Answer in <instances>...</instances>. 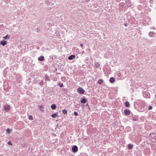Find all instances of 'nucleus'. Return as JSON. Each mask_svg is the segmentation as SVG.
Segmentation results:
<instances>
[{
    "label": "nucleus",
    "mask_w": 156,
    "mask_h": 156,
    "mask_svg": "<svg viewBox=\"0 0 156 156\" xmlns=\"http://www.w3.org/2000/svg\"><path fill=\"white\" fill-rule=\"evenodd\" d=\"M57 84H58V85H59L60 87H62L63 86V84L62 83H61V84H60V83L58 82Z\"/></svg>",
    "instance_id": "nucleus-26"
},
{
    "label": "nucleus",
    "mask_w": 156,
    "mask_h": 156,
    "mask_svg": "<svg viewBox=\"0 0 156 156\" xmlns=\"http://www.w3.org/2000/svg\"><path fill=\"white\" fill-rule=\"evenodd\" d=\"M72 151L74 152H76L78 151V147L76 145L73 146L72 148Z\"/></svg>",
    "instance_id": "nucleus-4"
},
{
    "label": "nucleus",
    "mask_w": 156,
    "mask_h": 156,
    "mask_svg": "<svg viewBox=\"0 0 156 156\" xmlns=\"http://www.w3.org/2000/svg\"><path fill=\"white\" fill-rule=\"evenodd\" d=\"M62 80L63 81H65L66 80V78L65 76H62L61 77Z\"/></svg>",
    "instance_id": "nucleus-24"
},
{
    "label": "nucleus",
    "mask_w": 156,
    "mask_h": 156,
    "mask_svg": "<svg viewBox=\"0 0 156 156\" xmlns=\"http://www.w3.org/2000/svg\"><path fill=\"white\" fill-rule=\"evenodd\" d=\"M125 106L126 107H130V104L128 101H126L125 103Z\"/></svg>",
    "instance_id": "nucleus-15"
},
{
    "label": "nucleus",
    "mask_w": 156,
    "mask_h": 156,
    "mask_svg": "<svg viewBox=\"0 0 156 156\" xmlns=\"http://www.w3.org/2000/svg\"><path fill=\"white\" fill-rule=\"evenodd\" d=\"M39 84H40V85H43V82L42 81H41V82Z\"/></svg>",
    "instance_id": "nucleus-32"
},
{
    "label": "nucleus",
    "mask_w": 156,
    "mask_h": 156,
    "mask_svg": "<svg viewBox=\"0 0 156 156\" xmlns=\"http://www.w3.org/2000/svg\"><path fill=\"white\" fill-rule=\"evenodd\" d=\"M77 90L78 92L80 94H83L85 92V90L81 87H79Z\"/></svg>",
    "instance_id": "nucleus-2"
},
{
    "label": "nucleus",
    "mask_w": 156,
    "mask_h": 156,
    "mask_svg": "<svg viewBox=\"0 0 156 156\" xmlns=\"http://www.w3.org/2000/svg\"><path fill=\"white\" fill-rule=\"evenodd\" d=\"M7 144L9 145H12V144L11 143V142L10 141H9L8 142Z\"/></svg>",
    "instance_id": "nucleus-28"
},
{
    "label": "nucleus",
    "mask_w": 156,
    "mask_h": 156,
    "mask_svg": "<svg viewBox=\"0 0 156 156\" xmlns=\"http://www.w3.org/2000/svg\"><path fill=\"white\" fill-rule=\"evenodd\" d=\"M144 96L147 98H149L150 97V94L148 92H144Z\"/></svg>",
    "instance_id": "nucleus-3"
},
{
    "label": "nucleus",
    "mask_w": 156,
    "mask_h": 156,
    "mask_svg": "<svg viewBox=\"0 0 156 156\" xmlns=\"http://www.w3.org/2000/svg\"><path fill=\"white\" fill-rule=\"evenodd\" d=\"M57 116V115L55 113L52 114L51 115V116L53 118H55Z\"/></svg>",
    "instance_id": "nucleus-23"
},
{
    "label": "nucleus",
    "mask_w": 156,
    "mask_h": 156,
    "mask_svg": "<svg viewBox=\"0 0 156 156\" xmlns=\"http://www.w3.org/2000/svg\"><path fill=\"white\" fill-rule=\"evenodd\" d=\"M62 113H63L64 114H67V111L65 109H64V110H63L62 111Z\"/></svg>",
    "instance_id": "nucleus-22"
},
{
    "label": "nucleus",
    "mask_w": 156,
    "mask_h": 156,
    "mask_svg": "<svg viewBox=\"0 0 156 156\" xmlns=\"http://www.w3.org/2000/svg\"><path fill=\"white\" fill-rule=\"evenodd\" d=\"M10 107L9 105H5L4 107V109L5 111L8 112L10 109Z\"/></svg>",
    "instance_id": "nucleus-8"
},
{
    "label": "nucleus",
    "mask_w": 156,
    "mask_h": 156,
    "mask_svg": "<svg viewBox=\"0 0 156 156\" xmlns=\"http://www.w3.org/2000/svg\"><path fill=\"white\" fill-rule=\"evenodd\" d=\"M151 140L153 142H156V134L154 133L151 134L150 135Z\"/></svg>",
    "instance_id": "nucleus-1"
},
{
    "label": "nucleus",
    "mask_w": 156,
    "mask_h": 156,
    "mask_svg": "<svg viewBox=\"0 0 156 156\" xmlns=\"http://www.w3.org/2000/svg\"><path fill=\"white\" fill-rule=\"evenodd\" d=\"M115 81V78L113 77H111L109 79V81L111 83H114Z\"/></svg>",
    "instance_id": "nucleus-13"
},
{
    "label": "nucleus",
    "mask_w": 156,
    "mask_h": 156,
    "mask_svg": "<svg viewBox=\"0 0 156 156\" xmlns=\"http://www.w3.org/2000/svg\"><path fill=\"white\" fill-rule=\"evenodd\" d=\"M11 131V130L10 129H8L6 130V132L8 133H10Z\"/></svg>",
    "instance_id": "nucleus-27"
},
{
    "label": "nucleus",
    "mask_w": 156,
    "mask_h": 156,
    "mask_svg": "<svg viewBox=\"0 0 156 156\" xmlns=\"http://www.w3.org/2000/svg\"><path fill=\"white\" fill-rule=\"evenodd\" d=\"M74 114L75 116H77L78 115V113L76 112H75L74 113Z\"/></svg>",
    "instance_id": "nucleus-29"
},
{
    "label": "nucleus",
    "mask_w": 156,
    "mask_h": 156,
    "mask_svg": "<svg viewBox=\"0 0 156 156\" xmlns=\"http://www.w3.org/2000/svg\"><path fill=\"white\" fill-rule=\"evenodd\" d=\"M29 119H30L32 120V119H33V117L31 115H30V116H29Z\"/></svg>",
    "instance_id": "nucleus-30"
},
{
    "label": "nucleus",
    "mask_w": 156,
    "mask_h": 156,
    "mask_svg": "<svg viewBox=\"0 0 156 156\" xmlns=\"http://www.w3.org/2000/svg\"><path fill=\"white\" fill-rule=\"evenodd\" d=\"M128 149L129 150H131L133 148V144H128Z\"/></svg>",
    "instance_id": "nucleus-14"
},
{
    "label": "nucleus",
    "mask_w": 156,
    "mask_h": 156,
    "mask_svg": "<svg viewBox=\"0 0 156 156\" xmlns=\"http://www.w3.org/2000/svg\"><path fill=\"white\" fill-rule=\"evenodd\" d=\"M9 36L8 34H7L6 36L3 37V38L4 39H6L7 38H9Z\"/></svg>",
    "instance_id": "nucleus-25"
},
{
    "label": "nucleus",
    "mask_w": 156,
    "mask_h": 156,
    "mask_svg": "<svg viewBox=\"0 0 156 156\" xmlns=\"http://www.w3.org/2000/svg\"><path fill=\"white\" fill-rule=\"evenodd\" d=\"M80 46L81 47H83V44H80Z\"/></svg>",
    "instance_id": "nucleus-34"
},
{
    "label": "nucleus",
    "mask_w": 156,
    "mask_h": 156,
    "mask_svg": "<svg viewBox=\"0 0 156 156\" xmlns=\"http://www.w3.org/2000/svg\"><path fill=\"white\" fill-rule=\"evenodd\" d=\"M75 56L74 55H72L69 57L68 59L69 60H71L74 58H75Z\"/></svg>",
    "instance_id": "nucleus-16"
},
{
    "label": "nucleus",
    "mask_w": 156,
    "mask_h": 156,
    "mask_svg": "<svg viewBox=\"0 0 156 156\" xmlns=\"http://www.w3.org/2000/svg\"><path fill=\"white\" fill-rule=\"evenodd\" d=\"M51 107L52 109L54 110L56 108V106L55 104H53L51 106Z\"/></svg>",
    "instance_id": "nucleus-18"
},
{
    "label": "nucleus",
    "mask_w": 156,
    "mask_h": 156,
    "mask_svg": "<svg viewBox=\"0 0 156 156\" xmlns=\"http://www.w3.org/2000/svg\"><path fill=\"white\" fill-rule=\"evenodd\" d=\"M130 111L129 110L126 109L124 110V113L126 115H129L130 114Z\"/></svg>",
    "instance_id": "nucleus-7"
},
{
    "label": "nucleus",
    "mask_w": 156,
    "mask_h": 156,
    "mask_svg": "<svg viewBox=\"0 0 156 156\" xmlns=\"http://www.w3.org/2000/svg\"><path fill=\"white\" fill-rule=\"evenodd\" d=\"M38 59L39 61H42L44 60V56L41 55L38 58Z\"/></svg>",
    "instance_id": "nucleus-11"
},
{
    "label": "nucleus",
    "mask_w": 156,
    "mask_h": 156,
    "mask_svg": "<svg viewBox=\"0 0 156 156\" xmlns=\"http://www.w3.org/2000/svg\"><path fill=\"white\" fill-rule=\"evenodd\" d=\"M80 99L81 100V103L83 104L86 103L87 101V99L86 98H81Z\"/></svg>",
    "instance_id": "nucleus-6"
},
{
    "label": "nucleus",
    "mask_w": 156,
    "mask_h": 156,
    "mask_svg": "<svg viewBox=\"0 0 156 156\" xmlns=\"http://www.w3.org/2000/svg\"><path fill=\"white\" fill-rule=\"evenodd\" d=\"M95 65L96 68H98L100 66V64L98 62H96L95 63Z\"/></svg>",
    "instance_id": "nucleus-21"
},
{
    "label": "nucleus",
    "mask_w": 156,
    "mask_h": 156,
    "mask_svg": "<svg viewBox=\"0 0 156 156\" xmlns=\"http://www.w3.org/2000/svg\"><path fill=\"white\" fill-rule=\"evenodd\" d=\"M124 25L125 27H127L128 26V23H125Z\"/></svg>",
    "instance_id": "nucleus-33"
},
{
    "label": "nucleus",
    "mask_w": 156,
    "mask_h": 156,
    "mask_svg": "<svg viewBox=\"0 0 156 156\" xmlns=\"http://www.w3.org/2000/svg\"><path fill=\"white\" fill-rule=\"evenodd\" d=\"M155 33L153 32H150L148 33V35L149 36L151 37H154L155 36Z\"/></svg>",
    "instance_id": "nucleus-9"
},
{
    "label": "nucleus",
    "mask_w": 156,
    "mask_h": 156,
    "mask_svg": "<svg viewBox=\"0 0 156 156\" xmlns=\"http://www.w3.org/2000/svg\"><path fill=\"white\" fill-rule=\"evenodd\" d=\"M7 41H1L0 44L2 45L3 46H4L6 45L7 44Z\"/></svg>",
    "instance_id": "nucleus-12"
},
{
    "label": "nucleus",
    "mask_w": 156,
    "mask_h": 156,
    "mask_svg": "<svg viewBox=\"0 0 156 156\" xmlns=\"http://www.w3.org/2000/svg\"><path fill=\"white\" fill-rule=\"evenodd\" d=\"M44 78L46 80H47L48 81L50 80L49 77V76L47 74H46L45 75Z\"/></svg>",
    "instance_id": "nucleus-17"
},
{
    "label": "nucleus",
    "mask_w": 156,
    "mask_h": 156,
    "mask_svg": "<svg viewBox=\"0 0 156 156\" xmlns=\"http://www.w3.org/2000/svg\"><path fill=\"white\" fill-rule=\"evenodd\" d=\"M143 104H144V102H143Z\"/></svg>",
    "instance_id": "nucleus-35"
},
{
    "label": "nucleus",
    "mask_w": 156,
    "mask_h": 156,
    "mask_svg": "<svg viewBox=\"0 0 156 156\" xmlns=\"http://www.w3.org/2000/svg\"><path fill=\"white\" fill-rule=\"evenodd\" d=\"M138 116L137 115H133L132 117V119L133 120L136 121L138 119Z\"/></svg>",
    "instance_id": "nucleus-10"
},
{
    "label": "nucleus",
    "mask_w": 156,
    "mask_h": 156,
    "mask_svg": "<svg viewBox=\"0 0 156 156\" xmlns=\"http://www.w3.org/2000/svg\"><path fill=\"white\" fill-rule=\"evenodd\" d=\"M119 6L120 7H122V8L124 7L125 6V4L124 2H121L120 3Z\"/></svg>",
    "instance_id": "nucleus-19"
},
{
    "label": "nucleus",
    "mask_w": 156,
    "mask_h": 156,
    "mask_svg": "<svg viewBox=\"0 0 156 156\" xmlns=\"http://www.w3.org/2000/svg\"><path fill=\"white\" fill-rule=\"evenodd\" d=\"M152 108V107L151 106H149L148 107V109L149 110H151Z\"/></svg>",
    "instance_id": "nucleus-31"
},
{
    "label": "nucleus",
    "mask_w": 156,
    "mask_h": 156,
    "mask_svg": "<svg viewBox=\"0 0 156 156\" xmlns=\"http://www.w3.org/2000/svg\"><path fill=\"white\" fill-rule=\"evenodd\" d=\"M126 4L127 6L129 7H132L133 6L132 4L129 0L126 1Z\"/></svg>",
    "instance_id": "nucleus-5"
},
{
    "label": "nucleus",
    "mask_w": 156,
    "mask_h": 156,
    "mask_svg": "<svg viewBox=\"0 0 156 156\" xmlns=\"http://www.w3.org/2000/svg\"><path fill=\"white\" fill-rule=\"evenodd\" d=\"M103 80L102 79H100L98 80V83L99 84H101L103 83Z\"/></svg>",
    "instance_id": "nucleus-20"
}]
</instances>
